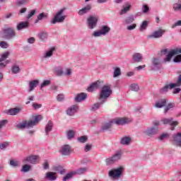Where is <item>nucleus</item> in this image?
<instances>
[{"mask_svg": "<svg viewBox=\"0 0 181 181\" xmlns=\"http://www.w3.org/2000/svg\"><path fill=\"white\" fill-rule=\"evenodd\" d=\"M33 119L34 120L28 122L24 121L22 123L17 124V128H18V129H23V128H33V127L39 124V121H42V119H43V117L40 115L33 116Z\"/></svg>", "mask_w": 181, "mask_h": 181, "instance_id": "1", "label": "nucleus"}, {"mask_svg": "<svg viewBox=\"0 0 181 181\" xmlns=\"http://www.w3.org/2000/svg\"><path fill=\"white\" fill-rule=\"evenodd\" d=\"M112 94V90H111V86L110 85H105L100 90L99 95V101H101V104H104L107 101V98Z\"/></svg>", "mask_w": 181, "mask_h": 181, "instance_id": "2", "label": "nucleus"}, {"mask_svg": "<svg viewBox=\"0 0 181 181\" xmlns=\"http://www.w3.org/2000/svg\"><path fill=\"white\" fill-rule=\"evenodd\" d=\"M124 167L120 166L117 168H113L108 172V176L110 179H113L114 180H117L122 176V173H124Z\"/></svg>", "mask_w": 181, "mask_h": 181, "instance_id": "3", "label": "nucleus"}, {"mask_svg": "<svg viewBox=\"0 0 181 181\" xmlns=\"http://www.w3.org/2000/svg\"><path fill=\"white\" fill-rule=\"evenodd\" d=\"M181 86V76H178L177 82L175 83H170L168 85L165 86L160 90V93L163 94L165 93H168V90H172V88H175V87H180Z\"/></svg>", "mask_w": 181, "mask_h": 181, "instance_id": "4", "label": "nucleus"}, {"mask_svg": "<svg viewBox=\"0 0 181 181\" xmlns=\"http://www.w3.org/2000/svg\"><path fill=\"white\" fill-rule=\"evenodd\" d=\"M63 12H64V9H61L56 13V15L51 21V23H52V25L64 22V19H66V16H62Z\"/></svg>", "mask_w": 181, "mask_h": 181, "instance_id": "5", "label": "nucleus"}, {"mask_svg": "<svg viewBox=\"0 0 181 181\" xmlns=\"http://www.w3.org/2000/svg\"><path fill=\"white\" fill-rule=\"evenodd\" d=\"M9 54H11L9 51L4 52L3 54H1L0 67L1 69H4V68L6 67V65L9 64V63H11V60H9V59L6 60V58L9 57Z\"/></svg>", "mask_w": 181, "mask_h": 181, "instance_id": "6", "label": "nucleus"}, {"mask_svg": "<svg viewBox=\"0 0 181 181\" xmlns=\"http://www.w3.org/2000/svg\"><path fill=\"white\" fill-rule=\"evenodd\" d=\"M40 160V157L39 156L31 155L25 157L23 162L24 163H31L32 165H36V163H39Z\"/></svg>", "mask_w": 181, "mask_h": 181, "instance_id": "7", "label": "nucleus"}, {"mask_svg": "<svg viewBox=\"0 0 181 181\" xmlns=\"http://www.w3.org/2000/svg\"><path fill=\"white\" fill-rule=\"evenodd\" d=\"M121 156H122L121 152L116 153L112 157H110V158L105 159L106 165L107 166H110V165H113V163H115V162H117V160H119V159H121Z\"/></svg>", "mask_w": 181, "mask_h": 181, "instance_id": "8", "label": "nucleus"}, {"mask_svg": "<svg viewBox=\"0 0 181 181\" xmlns=\"http://www.w3.org/2000/svg\"><path fill=\"white\" fill-rule=\"evenodd\" d=\"M173 121V119L172 117L170 118H164L161 119V122H163V124H164V125H166L168 124H169L171 127L170 129L171 131H175V127H177V125H179V122L177 121Z\"/></svg>", "mask_w": 181, "mask_h": 181, "instance_id": "9", "label": "nucleus"}, {"mask_svg": "<svg viewBox=\"0 0 181 181\" xmlns=\"http://www.w3.org/2000/svg\"><path fill=\"white\" fill-rule=\"evenodd\" d=\"M15 36H16V33L15 32V30L13 28H9L4 30V37L5 39H7L8 40H11V39H13Z\"/></svg>", "mask_w": 181, "mask_h": 181, "instance_id": "10", "label": "nucleus"}, {"mask_svg": "<svg viewBox=\"0 0 181 181\" xmlns=\"http://www.w3.org/2000/svg\"><path fill=\"white\" fill-rule=\"evenodd\" d=\"M87 22H88V26L89 29H94V28L97 26V23L98 22V18L94 16H90L89 18H88Z\"/></svg>", "mask_w": 181, "mask_h": 181, "instance_id": "11", "label": "nucleus"}, {"mask_svg": "<svg viewBox=\"0 0 181 181\" xmlns=\"http://www.w3.org/2000/svg\"><path fill=\"white\" fill-rule=\"evenodd\" d=\"M180 53H181V48H176V49H172L171 51L169 52V53L166 56L165 59V62H170L173 56H176V54H180Z\"/></svg>", "mask_w": 181, "mask_h": 181, "instance_id": "12", "label": "nucleus"}, {"mask_svg": "<svg viewBox=\"0 0 181 181\" xmlns=\"http://www.w3.org/2000/svg\"><path fill=\"white\" fill-rule=\"evenodd\" d=\"M165 32H166V30L160 29L154 31L151 35H148L147 37L148 39H159V37H162Z\"/></svg>", "mask_w": 181, "mask_h": 181, "instance_id": "13", "label": "nucleus"}, {"mask_svg": "<svg viewBox=\"0 0 181 181\" xmlns=\"http://www.w3.org/2000/svg\"><path fill=\"white\" fill-rule=\"evenodd\" d=\"M112 122L113 124H116V125H124V124H128L129 122H131V120L128 118L120 117L112 119Z\"/></svg>", "mask_w": 181, "mask_h": 181, "instance_id": "14", "label": "nucleus"}, {"mask_svg": "<svg viewBox=\"0 0 181 181\" xmlns=\"http://www.w3.org/2000/svg\"><path fill=\"white\" fill-rule=\"evenodd\" d=\"M59 152L62 155L67 156L70 155V153H71V147L68 144H65L62 146Z\"/></svg>", "mask_w": 181, "mask_h": 181, "instance_id": "15", "label": "nucleus"}, {"mask_svg": "<svg viewBox=\"0 0 181 181\" xmlns=\"http://www.w3.org/2000/svg\"><path fill=\"white\" fill-rule=\"evenodd\" d=\"M21 110V107H14L4 110V114H7L8 115H18Z\"/></svg>", "mask_w": 181, "mask_h": 181, "instance_id": "16", "label": "nucleus"}, {"mask_svg": "<svg viewBox=\"0 0 181 181\" xmlns=\"http://www.w3.org/2000/svg\"><path fill=\"white\" fill-rule=\"evenodd\" d=\"M158 127H149L144 131V134L148 135V136H153V135H156L158 134Z\"/></svg>", "mask_w": 181, "mask_h": 181, "instance_id": "17", "label": "nucleus"}, {"mask_svg": "<svg viewBox=\"0 0 181 181\" xmlns=\"http://www.w3.org/2000/svg\"><path fill=\"white\" fill-rule=\"evenodd\" d=\"M101 86V82L97 81L92 84L87 88V90L89 93H93V91H95V90H98V88Z\"/></svg>", "mask_w": 181, "mask_h": 181, "instance_id": "18", "label": "nucleus"}, {"mask_svg": "<svg viewBox=\"0 0 181 181\" xmlns=\"http://www.w3.org/2000/svg\"><path fill=\"white\" fill-rule=\"evenodd\" d=\"M173 144L176 146H180L181 148V132H178L173 136Z\"/></svg>", "mask_w": 181, "mask_h": 181, "instance_id": "19", "label": "nucleus"}, {"mask_svg": "<svg viewBox=\"0 0 181 181\" xmlns=\"http://www.w3.org/2000/svg\"><path fill=\"white\" fill-rule=\"evenodd\" d=\"M16 28L17 30H22V29H28V28H29V22L22 21L17 24Z\"/></svg>", "mask_w": 181, "mask_h": 181, "instance_id": "20", "label": "nucleus"}, {"mask_svg": "<svg viewBox=\"0 0 181 181\" xmlns=\"http://www.w3.org/2000/svg\"><path fill=\"white\" fill-rule=\"evenodd\" d=\"M151 63L153 70H158L160 67V62L157 58H153Z\"/></svg>", "mask_w": 181, "mask_h": 181, "instance_id": "21", "label": "nucleus"}, {"mask_svg": "<svg viewBox=\"0 0 181 181\" xmlns=\"http://www.w3.org/2000/svg\"><path fill=\"white\" fill-rule=\"evenodd\" d=\"M167 101L168 100L165 98L160 99L156 102L155 107H156V108H162L166 105Z\"/></svg>", "mask_w": 181, "mask_h": 181, "instance_id": "22", "label": "nucleus"}, {"mask_svg": "<svg viewBox=\"0 0 181 181\" xmlns=\"http://www.w3.org/2000/svg\"><path fill=\"white\" fill-rule=\"evenodd\" d=\"M78 110V106L74 105L72 106H71L66 111V114L68 115H73L74 114H76V111H77Z\"/></svg>", "mask_w": 181, "mask_h": 181, "instance_id": "23", "label": "nucleus"}, {"mask_svg": "<svg viewBox=\"0 0 181 181\" xmlns=\"http://www.w3.org/2000/svg\"><path fill=\"white\" fill-rule=\"evenodd\" d=\"M87 98V93H81L76 95L75 98V101L76 103H80V101H84Z\"/></svg>", "mask_w": 181, "mask_h": 181, "instance_id": "24", "label": "nucleus"}, {"mask_svg": "<svg viewBox=\"0 0 181 181\" xmlns=\"http://www.w3.org/2000/svg\"><path fill=\"white\" fill-rule=\"evenodd\" d=\"M37 86H39V81L38 80H34L32 81H30L29 83V91H33V90H35V88H36V87H37Z\"/></svg>", "mask_w": 181, "mask_h": 181, "instance_id": "25", "label": "nucleus"}, {"mask_svg": "<svg viewBox=\"0 0 181 181\" xmlns=\"http://www.w3.org/2000/svg\"><path fill=\"white\" fill-rule=\"evenodd\" d=\"M56 50V48L52 47L48 49L45 53L43 54V59H49V57H52L53 56V52Z\"/></svg>", "mask_w": 181, "mask_h": 181, "instance_id": "26", "label": "nucleus"}, {"mask_svg": "<svg viewBox=\"0 0 181 181\" xmlns=\"http://www.w3.org/2000/svg\"><path fill=\"white\" fill-rule=\"evenodd\" d=\"M144 60V57L140 53H135L133 55V61H134L136 63H139L140 62H142Z\"/></svg>", "mask_w": 181, "mask_h": 181, "instance_id": "27", "label": "nucleus"}, {"mask_svg": "<svg viewBox=\"0 0 181 181\" xmlns=\"http://www.w3.org/2000/svg\"><path fill=\"white\" fill-rule=\"evenodd\" d=\"M45 177L46 179H48L49 180H51V181L56 180L57 179L56 173L48 172L46 173Z\"/></svg>", "mask_w": 181, "mask_h": 181, "instance_id": "28", "label": "nucleus"}, {"mask_svg": "<svg viewBox=\"0 0 181 181\" xmlns=\"http://www.w3.org/2000/svg\"><path fill=\"white\" fill-rule=\"evenodd\" d=\"M131 9V4H126L125 6H123L122 9L120 11V15H125L127 12H129Z\"/></svg>", "mask_w": 181, "mask_h": 181, "instance_id": "29", "label": "nucleus"}, {"mask_svg": "<svg viewBox=\"0 0 181 181\" xmlns=\"http://www.w3.org/2000/svg\"><path fill=\"white\" fill-rule=\"evenodd\" d=\"M91 9V6L88 5L86 7L81 8V10L78 11V13L80 16H83L84 15V13H87V12H88V11H90Z\"/></svg>", "mask_w": 181, "mask_h": 181, "instance_id": "30", "label": "nucleus"}, {"mask_svg": "<svg viewBox=\"0 0 181 181\" xmlns=\"http://www.w3.org/2000/svg\"><path fill=\"white\" fill-rule=\"evenodd\" d=\"M100 32L103 36H105L107 33H110V30H111V28L107 25H103L100 28Z\"/></svg>", "mask_w": 181, "mask_h": 181, "instance_id": "31", "label": "nucleus"}, {"mask_svg": "<svg viewBox=\"0 0 181 181\" xmlns=\"http://www.w3.org/2000/svg\"><path fill=\"white\" fill-rule=\"evenodd\" d=\"M131 138L128 136H124L122 139L120 144L122 145H129L131 144Z\"/></svg>", "mask_w": 181, "mask_h": 181, "instance_id": "32", "label": "nucleus"}, {"mask_svg": "<svg viewBox=\"0 0 181 181\" xmlns=\"http://www.w3.org/2000/svg\"><path fill=\"white\" fill-rule=\"evenodd\" d=\"M74 175H83L87 172V168H81L73 171Z\"/></svg>", "mask_w": 181, "mask_h": 181, "instance_id": "33", "label": "nucleus"}, {"mask_svg": "<svg viewBox=\"0 0 181 181\" xmlns=\"http://www.w3.org/2000/svg\"><path fill=\"white\" fill-rule=\"evenodd\" d=\"M114 123L112 122V120L110 122L105 123L102 125V129L103 131H106V129H110L111 127H112V124Z\"/></svg>", "mask_w": 181, "mask_h": 181, "instance_id": "34", "label": "nucleus"}, {"mask_svg": "<svg viewBox=\"0 0 181 181\" xmlns=\"http://www.w3.org/2000/svg\"><path fill=\"white\" fill-rule=\"evenodd\" d=\"M52 128H53V123L49 121L45 127V132L47 135L49 134V132H50V131H52Z\"/></svg>", "mask_w": 181, "mask_h": 181, "instance_id": "35", "label": "nucleus"}, {"mask_svg": "<svg viewBox=\"0 0 181 181\" xmlns=\"http://www.w3.org/2000/svg\"><path fill=\"white\" fill-rule=\"evenodd\" d=\"M148 25H149L148 21H143L141 25H140L141 32H144V30H146V28H148Z\"/></svg>", "mask_w": 181, "mask_h": 181, "instance_id": "36", "label": "nucleus"}, {"mask_svg": "<svg viewBox=\"0 0 181 181\" xmlns=\"http://www.w3.org/2000/svg\"><path fill=\"white\" fill-rule=\"evenodd\" d=\"M103 104L104 103H101V101H100V103H94L91 107V111H97Z\"/></svg>", "mask_w": 181, "mask_h": 181, "instance_id": "37", "label": "nucleus"}, {"mask_svg": "<svg viewBox=\"0 0 181 181\" xmlns=\"http://www.w3.org/2000/svg\"><path fill=\"white\" fill-rule=\"evenodd\" d=\"M19 71H21V68H19V66L13 65L11 67V73H13V74H18Z\"/></svg>", "mask_w": 181, "mask_h": 181, "instance_id": "38", "label": "nucleus"}, {"mask_svg": "<svg viewBox=\"0 0 181 181\" xmlns=\"http://www.w3.org/2000/svg\"><path fill=\"white\" fill-rule=\"evenodd\" d=\"M76 132L74 130H69L66 132V136L68 139H73V138H74V135H75Z\"/></svg>", "mask_w": 181, "mask_h": 181, "instance_id": "39", "label": "nucleus"}, {"mask_svg": "<svg viewBox=\"0 0 181 181\" xmlns=\"http://www.w3.org/2000/svg\"><path fill=\"white\" fill-rule=\"evenodd\" d=\"M73 176H74V171L66 174L64 178H63V181H67L69 180V179H71L73 177Z\"/></svg>", "mask_w": 181, "mask_h": 181, "instance_id": "40", "label": "nucleus"}, {"mask_svg": "<svg viewBox=\"0 0 181 181\" xmlns=\"http://www.w3.org/2000/svg\"><path fill=\"white\" fill-rule=\"evenodd\" d=\"M38 37L39 39H40V40H46V39H47V33L42 32L40 34H38Z\"/></svg>", "mask_w": 181, "mask_h": 181, "instance_id": "41", "label": "nucleus"}, {"mask_svg": "<svg viewBox=\"0 0 181 181\" xmlns=\"http://www.w3.org/2000/svg\"><path fill=\"white\" fill-rule=\"evenodd\" d=\"M54 71L57 76H63V69L61 66L55 68Z\"/></svg>", "mask_w": 181, "mask_h": 181, "instance_id": "42", "label": "nucleus"}, {"mask_svg": "<svg viewBox=\"0 0 181 181\" xmlns=\"http://www.w3.org/2000/svg\"><path fill=\"white\" fill-rule=\"evenodd\" d=\"M10 144H11V143H9V141H5L2 144H0V151L6 149V148H8V146H9Z\"/></svg>", "mask_w": 181, "mask_h": 181, "instance_id": "43", "label": "nucleus"}, {"mask_svg": "<svg viewBox=\"0 0 181 181\" xmlns=\"http://www.w3.org/2000/svg\"><path fill=\"white\" fill-rule=\"evenodd\" d=\"M10 165L13 168H18V166H21V165L19 164V161L15 160H10Z\"/></svg>", "mask_w": 181, "mask_h": 181, "instance_id": "44", "label": "nucleus"}, {"mask_svg": "<svg viewBox=\"0 0 181 181\" xmlns=\"http://www.w3.org/2000/svg\"><path fill=\"white\" fill-rule=\"evenodd\" d=\"M173 9L174 11H179V12H181V2L174 4Z\"/></svg>", "mask_w": 181, "mask_h": 181, "instance_id": "45", "label": "nucleus"}, {"mask_svg": "<svg viewBox=\"0 0 181 181\" xmlns=\"http://www.w3.org/2000/svg\"><path fill=\"white\" fill-rule=\"evenodd\" d=\"M130 90L132 91H138L139 90V86L136 83H133L130 86Z\"/></svg>", "mask_w": 181, "mask_h": 181, "instance_id": "46", "label": "nucleus"}, {"mask_svg": "<svg viewBox=\"0 0 181 181\" xmlns=\"http://www.w3.org/2000/svg\"><path fill=\"white\" fill-rule=\"evenodd\" d=\"M121 76V69L119 68H115L113 74V77H118Z\"/></svg>", "mask_w": 181, "mask_h": 181, "instance_id": "47", "label": "nucleus"}, {"mask_svg": "<svg viewBox=\"0 0 181 181\" xmlns=\"http://www.w3.org/2000/svg\"><path fill=\"white\" fill-rule=\"evenodd\" d=\"M0 47L2 49H8V47H9V44L6 41H1L0 42Z\"/></svg>", "mask_w": 181, "mask_h": 181, "instance_id": "48", "label": "nucleus"}, {"mask_svg": "<svg viewBox=\"0 0 181 181\" xmlns=\"http://www.w3.org/2000/svg\"><path fill=\"white\" fill-rule=\"evenodd\" d=\"M55 170L58 172V173H60V175H63L66 172V170L60 166L56 167Z\"/></svg>", "mask_w": 181, "mask_h": 181, "instance_id": "49", "label": "nucleus"}, {"mask_svg": "<svg viewBox=\"0 0 181 181\" xmlns=\"http://www.w3.org/2000/svg\"><path fill=\"white\" fill-rule=\"evenodd\" d=\"M87 136H82L81 137L78 138V142H81V144H84L85 142H87Z\"/></svg>", "mask_w": 181, "mask_h": 181, "instance_id": "50", "label": "nucleus"}, {"mask_svg": "<svg viewBox=\"0 0 181 181\" xmlns=\"http://www.w3.org/2000/svg\"><path fill=\"white\" fill-rule=\"evenodd\" d=\"M134 16H130L125 19V23H132L134 22Z\"/></svg>", "mask_w": 181, "mask_h": 181, "instance_id": "51", "label": "nucleus"}, {"mask_svg": "<svg viewBox=\"0 0 181 181\" xmlns=\"http://www.w3.org/2000/svg\"><path fill=\"white\" fill-rule=\"evenodd\" d=\"M30 170V165L25 164L23 166L21 172H29Z\"/></svg>", "mask_w": 181, "mask_h": 181, "instance_id": "52", "label": "nucleus"}, {"mask_svg": "<svg viewBox=\"0 0 181 181\" xmlns=\"http://www.w3.org/2000/svg\"><path fill=\"white\" fill-rule=\"evenodd\" d=\"M173 107H175V104L173 103H170L167 105V107L165 108L164 112L165 114H166V112H168V111H169V110L173 108Z\"/></svg>", "mask_w": 181, "mask_h": 181, "instance_id": "53", "label": "nucleus"}, {"mask_svg": "<svg viewBox=\"0 0 181 181\" xmlns=\"http://www.w3.org/2000/svg\"><path fill=\"white\" fill-rule=\"evenodd\" d=\"M92 36H94V37H100V36H103V34H102L100 30H99L98 31H95L92 34Z\"/></svg>", "mask_w": 181, "mask_h": 181, "instance_id": "54", "label": "nucleus"}, {"mask_svg": "<svg viewBox=\"0 0 181 181\" xmlns=\"http://www.w3.org/2000/svg\"><path fill=\"white\" fill-rule=\"evenodd\" d=\"M8 124V120L4 119L0 121V129H2Z\"/></svg>", "mask_w": 181, "mask_h": 181, "instance_id": "55", "label": "nucleus"}, {"mask_svg": "<svg viewBox=\"0 0 181 181\" xmlns=\"http://www.w3.org/2000/svg\"><path fill=\"white\" fill-rule=\"evenodd\" d=\"M47 86H50V81H48V80L44 81L40 86V88H43V87H47Z\"/></svg>", "mask_w": 181, "mask_h": 181, "instance_id": "56", "label": "nucleus"}, {"mask_svg": "<svg viewBox=\"0 0 181 181\" xmlns=\"http://www.w3.org/2000/svg\"><path fill=\"white\" fill-rule=\"evenodd\" d=\"M178 55H177L175 58H174V59H173V61H174V62L175 63H180L181 62V54H177Z\"/></svg>", "mask_w": 181, "mask_h": 181, "instance_id": "57", "label": "nucleus"}, {"mask_svg": "<svg viewBox=\"0 0 181 181\" xmlns=\"http://www.w3.org/2000/svg\"><path fill=\"white\" fill-rule=\"evenodd\" d=\"M166 138H169V134H161L159 137H158V139L160 141H163V139H166Z\"/></svg>", "mask_w": 181, "mask_h": 181, "instance_id": "58", "label": "nucleus"}, {"mask_svg": "<svg viewBox=\"0 0 181 181\" xmlns=\"http://www.w3.org/2000/svg\"><path fill=\"white\" fill-rule=\"evenodd\" d=\"M36 13V10H32L30 13L27 16V19L29 20Z\"/></svg>", "mask_w": 181, "mask_h": 181, "instance_id": "59", "label": "nucleus"}, {"mask_svg": "<svg viewBox=\"0 0 181 181\" xmlns=\"http://www.w3.org/2000/svg\"><path fill=\"white\" fill-rule=\"evenodd\" d=\"M33 107L34 110H39V108H42V104L33 103Z\"/></svg>", "mask_w": 181, "mask_h": 181, "instance_id": "60", "label": "nucleus"}, {"mask_svg": "<svg viewBox=\"0 0 181 181\" xmlns=\"http://www.w3.org/2000/svg\"><path fill=\"white\" fill-rule=\"evenodd\" d=\"M35 39L33 37H31L27 40L28 43H30V45L33 44L35 42Z\"/></svg>", "mask_w": 181, "mask_h": 181, "instance_id": "61", "label": "nucleus"}, {"mask_svg": "<svg viewBox=\"0 0 181 181\" xmlns=\"http://www.w3.org/2000/svg\"><path fill=\"white\" fill-rule=\"evenodd\" d=\"M148 11H149V7L148 6V5L144 4L143 6V12H144V13H146Z\"/></svg>", "mask_w": 181, "mask_h": 181, "instance_id": "62", "label": "nucleus"}, {"mask_svg": "<svg viewBox=\"0 0 181 181\" xmlns=\"http://www.w3.org/2000/svg\"><path fill=\"white\" fill-rule=\"evenodd\" d=\"M136 28V24H132L131 25L127 26V30H134Z\"/></svg>", "mask_w": 181, "mask_h": 181, "instance_id": "63", "label": "nucleus"}, {"mask_svg": "<svg viewBox=\"0 0 181 181\" xmlns=\"http://www.w3.org/2000/svg\"><path fill=\"white\" fill-rule=\"evenodd\" d=\"M176 26H181V21H177L175 24L172 25V29H175Z\"/></svg>", "mask_w": 181, "mask_h": 181, "instance_id": "64", "label": "nucleus"}]
</instances>
